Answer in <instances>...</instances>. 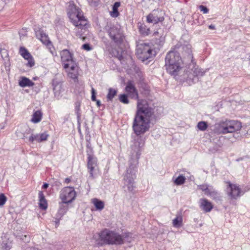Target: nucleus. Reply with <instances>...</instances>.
<instances>
[{"label": "nucleus", "mask_w": 250, "mask_h": 250, "mask_svg": "<svg viewBox=\"0 0 250 250\" xmlns=\"http://www.w3.org/2000/svg\"><path fill=\"white\" fill-rule=\"evenodd\" d=\"M154 117V109L145 100H138L137 109L132 125L134 133L137 136L145 133L149 129L150 121Z\"/></svg>", "instance_id": "1"}, {"label": "nucleus", "mask_w": 250, "mask_h": 250, "mask_svg": "<svg viewBox=\"0 0 250 250\" xmlns=\"http://www.w3.org/2000/svg\"><path fill=\"white\" fill-rule=\"evenodd\" d=\"M144 142L141 138L135 140L131 147L130 158L129 160V167L127 168L124 178V187H126L129 192L134 190V179L136 178L137 165L141 154L142 148L144 146Z\"/></svg>", "instance_id": "2"}, {"label": "nucleus", "mask_w": 250, "mask_h": 250, "mask_svg": "<svg viewBox=\"0 0 250 250\" xmlns=\"http://www.w3.org/2000/svg\"><path fill=\"white\" fill-rule=\"evenodd\" d=\"M131 233L128 232H123L119 234L116 231L109 229H104L99 233L93 235L91 238L92 245L102 246L104 245H120L124 243L125 241L130 242Z\"/></svg>", "instance_id": "3"}, {"label": "nucleus", "mask_w": 250, "mask_h": 250, "mask_svg": "<svg viewBox=\"0 0 250 250\" xmlns=\"http://www.w3.org/2000/svg\"><path fill=\"white\" fill-rule=\"evenodd\" d=\"M67 14L71 21L75 26L74 29L75 35L84 41L85 37L83 35L86 31L88 21L83 16L82 11L73 3L70 2L67 8Z\"/></svg>", "instance_id": "4"}, {"label": "nucleus", "mask_w": 250, "mask_h": 250, "mask_svg": "<svg viewBox=\"0 0 250 250\" xmlns=\"http://www.w3.org/2000/svg\"><path fill=\"white\" fill-rule=\"evenodd\" d=\"M241 127V123L239 121L226 120L215 124L213 130L218 134H226L238 131Z\"/></svg>", "instance_id": "5"}, {"label": "nucleus", "mask_w": 250, "mask_h": 250, "mask_svg": "<svg viewBox=\"0 0 250 250\" xmlns=\"http://www.w3.org/2000/svg\"><path fill=\"white\" fill-rule=\"evenodd\" d=\"M104 29L114 43L117 45L123 43L125 36L120 25L115 24L110 22H107Z\"/></svg>", "instance_id": "6"}, {"label": "nucleus", "mask_w": 250, "mask_h": 250, "mask_svg": "<svg viewBox=\"0 0 250 250\" xmlns=\"http://www.w3.org/2000/svg\"><path fill=\"white\" fill-rule=\"evenodd\" d=\"M175 48L182 52L184 62H186L187 63H192V64H194L195 63L192 53L191 46L190 44L188 43L183 45L177 44L175 46Z\"/></svg>", "instance_id": "7"}, {"label": "nucleus", "mask_w": 250, "mask_h": 250, "mask_svg": "<svg viewBox=\"0 0 250 250\" xmlns=\"http://www.w3.org/2000/svg\"><path fill=\"white\" fill-rule=\"evenodd\" d=\"M76 192L72 187L63 188L60 191V198L65 204L72 203L76 198Z\"/></svg>", "instance_id": "8"}, {"label": "nucleus", "mask_w": 250, "mask_h": 250, "mask_svg": "<svg viewBox=\"0 0 250 250\" xmlns=\"http://www.w3.org/2000/svg\"><path fill=\"white\" fill-rule=\"evenodd\" d=\"M152 52L149 45L146 44H141L137 48V54L138 58L143 62L150 58L152 56Z\"/></svg>", "instance_id": "9"}, {"label": "nucleus", "mask_w": 250, "mask_h": 250, "mask_svg": "<svg viewBox=\"0 0 250 250\" xmlns=\"http://www.w3.org/2000/svg\"><path fill=\"white\" fill-rule=\"evenodd\" d=\"M183 62L178 52L170 50L167 53L166 56L165 66H168V69H170L171 68H170V66L169 65L177 62L183 63Z\"/></svg>", "instance_id": "10"}, {"label": "nucleus", "mask_w": 250, "mask_h": 250, "mask_svg": "<svg viewBox=\"0 0 250 250\" xmlns=\"http://www.w3.org/2000/svg\"><path fill=\"white\" fill-rule=\"evenodd\" d=\"M60 55L64 69L68 68L69 65L76 62L73 58V54L67 49L62 50Z\"/></svg>", "instance_id": "11"}, {"label": "nucleus", "mask_w": 250, "mask_h": 250, "mask_svg": "<svg viewBox=\"0 0 250 250\" xmlns=\"http://www.w3.org/2000/svg\"><path fill=\"white\" fill-rule=\"evenodd\" d=\"M162 11L158 10H154L146 17V21L148 23L153 24L158 23L159 22H162L164 20V18L162 16Z\"/></svg>", "instance_id": "12"}, {"label": "nucleus", "mask_w": 250, "mask_h": 250, "mask_svg": "<svg viewBox=\"0 0 250 250\" xmlns=\"http://www.w3.org/2000/svg\"><path fill=\"white\" fill-rule=\"evenodd\" d=\"M127 95L131 99H138V93L133 82L129 81L127 82L125 88Z\"/></svg>", "instance_id": "13"}, {"label": "nucleus", "mask_w": 250, "mask_h": 250, "mask_svg": "<svg viewBox=\"0 0 250 250\" xmlns=\"http://www.w3.org/2000/svg\"><path fill=\"white\" fill-rule=\"evenodd\" d=\"M68 77L74 80L75 82H78L79 75V67L76 62L69 65L68 68H66Z\"/></svg>", "instance_id": "14"}, {"label": "nucleus", "mask_w": 250, "mask_h": 250, "mask_svg": "<svg viewBox=\"0 0 250 250\" xmlns=\"http://www.w3.org/2000/svg\"><path fill=\"white\" fill-rule=\"evenodd\" d=\"M229 185L227 188V191L229 195L232 198L236 199L240 196L241 190L240 188L228 182Z\"/></svg>", "instance_id": "15"}, {"label": "nucleus", "mask_w": 250, "mask_h": 250, "mask_svg": "<svg viewBox=\"0 0 250 250\" xmlns=\"http://www.w3.org/2000/svg\"><path fill=\"white\" fill-rule=\"evenodd\" d=\"M48 136V134L46 132L36 134L32 133L28 138V141L31 143H33L34 141L41 143L42 141H46Z\"/></svg>", "instance_id": "16"}, {"label": "nucleus", "mask_w": 250, "mask_h": 250, "mask_svg": "<svg viewBox=\"0 0 250 250\" xmlns=\"http://www.w3.org/2000/svg\"><path fill=\"white\" fill-rule=\"evenodd\" d=\"M182 63L177 62L175 64H172V65H169L170 69H168V66H165L167 71L169 74L172 76H176L178 75V73L181 69Z\"/></svg>", "instance_id": "17"}, {"label": "nucleus", "mask_w": 250, "mask_h": 250, "mask_svg": "<svg viewBox=\"0 0 250 250\" xmlns=\"http://www.w3.org/2000/svg\"><path fill=\"white\" fill-rule=\"evenodd\" d=\"M36 36L37 38L44 44L48 46L51 45V42L49 41L48 36L44 33L43 30L39 29L35 31Z\"/></svg>", "instance_id": "18"}, {"label": "nucleus", "mask_w": 250, "mask_h": 250, "mask_svg": "<svg viewBox=\"0 0 250 250\" xmlns=\"http://www.w3.org/2000/svg\"><path fill=\"white\" fill-rule=\"evenodd\" d=\"M200 208L206 212L210 211L212 208V205L207 199L203 198L199 200Z\"/></svg>", "instance_id": "19"}, {"label": "nucleus", "mask_w": 250, "mask_h": 250, "mask_svg": "<svg viewBox=\"0 0 250 250\" xmlns=\"http://www.w3.org/2000/svg\"><path fill=\"white\" fill-rule=\"evenodd\" d=\"M39 206L42 209L45 210L48 207V204L42 191H40L39 192Z\"/></svg>", "instance_id": "20"}, {"label": "nucleus", "mask_w": 250, "mask_h": 250, "mask_svg": "<svg viewBox=\"0 0 250 250\" xmlns=\"http://www.w3.org/2000/svg\"><path fill=\"white\" fill-rule=\"evenodd\" d=\"M1 248L4 250H10L12 248V241L6 235L2 236Z\"/></svg>", "instance_id": "21"}, {"label": "nucleus", "mask_w": 250, "mask_h": 250, "mask_svg": "<svg viewBox=\"0 0 250 250\" xmlns=\"http://www.w3.org/2000/svg\"><path fill=\"white\" fill-rule=\"evenodd\" d=\"M196 62L194 64H193V67L191 69V71L193 72V74L191 75H189L188 78L189 79H192L193 80V77H192V76H193L194 77H196L198 76H203L205 72L202 70L201 68H199L198 67H196L194 64H195Z\"/></svg>", "instance_id": "22"}, {"label": "nucleus", "mask_w": 250, "mask_h": 250, "mask_svg": "<svg viewBox=\"0 0 250 250\" xmlns=\"http://www.w3.org/2000/svg\"><path fill=\"white\" fill-rule=\"evenodd\" d=\"M42 117V113L41 110H38L35 111L31 119V122L34 124L38 123L41 121Z\"/></svg>", "instance_id": "23"}, {"label": "nucleus", "mask_w": 250, "mask_h": 250, "mask_svg": "<svg viewBox=\"0 0 250 250\" xmlns=\"http://www.w3.org/2000/svg\"><path fill=\"white\" fill-rule=\"evenodd\" d=\"M207 195L209 196L212 199L216 201H219L221 199L220 193L215 190L212 187H210V189L208 192Z\"/></svg>", "instance_id": "24"}, {"label": "nucleus", "mask_w": 250, "mask_h": 250, "mask_svg": "<svg viewBox=\"0 0 250 250\" xmlns=\"http://www.w3.org/2000/svg\"><path fill=\"white\" fill-rule=\"evenodd\" d=\"M19 84L21 87H30L34 85V83L28 78L23 77H21V80L19 81Z\"/></svg>", "instance_id": "25"}, {"label": "nucleus", "mask_w": 250, "mask_h": 250, "mask_svg": "<svg viewBox=\"0 0 250 250\" xmlns=\"http://www.w3.org/2000/svg\"><path fill=\"white\" fill-rule=\"evenodd\" d=\"M121 3L119 1H116L114 3L112 7V11L110 12V15L112 18H117L119 15L118 11V8L120 6Z\"/></svg>", "instance_id": "26"}, {"label": "nucleus", "mask_w": 250, "mask_h": 250, "mask_svg": "<svg viewBox=\"0 0 250 250\" xmlns=\"http://www.w3.org/2000/svg\"><path fill=\"white\" fill-rule=\"evenodd\" d=\"M92 203L94 205L96 210H101L104 207V202L97 198H94L92 199Z\"/></svg>", "instance_id": "27"}, {"label": "nucleus", "mask_w": 250, "mask_h": 250, "mask_svg": "<svg viewBox=\"0 0 250 250\" xmlns=\"http://www.w3.org/2000/svg\"><path fill=\"white\" fill-rule=\"evenodd\" d=\"M67 204L62 203H60V208L58 211V217H62L67 211L68 207Z\"/></svg>", "instance_id": "28"}, {"label": "nucleus", "mask_w": 250, "mask_h": 250, "mask_svg": "<svg viewBox=\"0 0 250 250\" xmlns=\"http://www.w3.org/2000/svg\"><path fill=\"white\" fill-rule=\"evenodd\" d=\"M87 167L89 166H97V159L93 155H87Z\"/></svg>", "instance_id": "29"}, {"label": "nucleus", "mask_w": 250, "mask_h": 250, "mask_svg": "<svg viewBox=\"0 0 250 250\" xmlns=\"http://www.w3.org/2000/svg\"><path fill=\"white\" fill-rule=\"evenodd\" d=\"M87 168L90 175V177L91 179L95 178L97 174V171H98V166H89L87 167Z\"/></svg>", "instance_id": "30"}, {"label": "nucleus", "mask_w": 250, "mask_h": 250, "mask_svg": "<svg viewBox=\"0 0 250 250\" xmlns=\"http://www.w3.org/2000/svg\"><path fill=\"white\" fill-rule=\"evenodd\" d=\"M21 55L25 59H28L31 55L28 51L24 47H21L19 50Z\"/></svg>", "instance_id": "31"}, {"label": "nucleus", "mask_w": 250, "mask_h": 250, "mask_svg": "<svg viewBox=\"0 0 250 250\" xmlns=\"http://www.w3.org/2000/svg\"><path fill=\"white\" fill-rule=\"evenodd\" d=\"M117 91L115 89L110 88L108 89V92L107 95V101H111L114 96L117 94Z\"/></svg>", "instance_id": "32"}, {"label": "nucleus", "mask_w": 250, "mask_h": 250, "mask_svg": "<svg viewBox=\"0 0 250 250\" xmlns=\"http://www.w3.org/2000/svg\"><path fill=\"white\" fill-rule=\"evenodd\" d=\"M139 31L144 36H147L150 33V29L145 25H141L139 27Z\"/></svg>", "instance_id": "33"}, {"label": "nucleus", "mask_w": 250, "mask_h": 250, "mask_svg": "<svg viewBox=\"0 0 250 250\" xmlns=\"http://www.w3.org/2000/svg\"><path fill=\"white\" fill-rule=\"evenodd\" d=\"M186 178L182 175H179L174 181V183L176 185H181L185 183Z\"/></svg>", "instance_id": "34"}, {"label": "nucleus", "mask_w": 250, "mask_h": 250, "mask_svg": "<svg viewBox=\"0 0 250 250\" xmlns=\"http://www.w3.org/2000/svg\"><path fill=\"white\" fill-rule=\"evenodd\" d=\"M211 187L207 184H203L198 186V188L204 191L205 194L207 195Z\"/></svg>", "instance_id": "35"}, {"label": "nucleus", "mask_w": 250, "mask_h": 250, "mask_svg": "<svg viewBox=\"0 0 250 250\" xmlns=\"http://www.w3.org/2000/svg\"><path fill=\"white\" fill-rule=\"evenodd\" d=\"M197 127L201 131H205L208 127V124L206 122L201 121L198 123Z\"/></svg>", "instance_id": "36"}, {"label": "nucleus", "mask_w": 250, "mask_h": 250, "mask_svg": "<svg viewBox=\"0 0 250 250\" xmlns=\"http://www.w3.org/2000/svg\"><path fill=\"white\" fill-rule=\"evenodd\" d=\"M127 94H121L119 96V100L121 102L125 104H128L129 103V100L128 99Z\"/></svg>", "instance_id": "37"}, {"label": "nucleus", "mask_w": 250, "mask_h": 250, "mask_svg": "<svg viewBox=\"0 0 250 250\" xmlns=\"http://www.w3.org/2000/svg\"><path fill=\"white\" fill-rule=\"evenodd\" d=\"M80 106H81V103L79 102H77L75 103V112L77 116V118L79 119L81 117V113H80Z\"/></svg>", "instance_id": "38"}, {"label": "nucleus", "mask_w": 250, "mask_h": 250, "mask_svg": "<svg viewBox=\"0 0 250 250\" xmlns=\"http://www.w3.org/2000/svg\"><path fill=\"white\" fill-rule=\"evenodd\" d=\"M7 199V197L3 193H0V207H2L4 206Z\"/></svg>", "instance_id": "39"}, {"label": "nucleus", "mask_w": 250, "mask_h": 250, "mask_svg": "<svg viewBox=\"0 0 250 250\" xmlns=\"http://www.w3.org/2000/svg\"><path fill=\"white\" fill-rule=\"evenodd\" d=\"M15 236L16 237L21 239L24 242L28 241L29 238V236L27 235H20L18 233H16Z\"/></svg>", "instance_id": "40"}, {"label": "nucleus", "mask_w": 250, "mask_h": 250, "mask_svg": "<svg viewBox=\"0 0 250 250\" xmlns=\"http://www.w3.org/2000/svg\"><path fill=\"white\" fill-rule=\"evenodd\" d=\"M173 226L177 228L182 226V220H173Z\"/></svg>", "instance_id": "41"}, {"label": "nucleus", "mask_w": 250, "mask_h": 250, "mask_svg": "<svg viewBox=\"0 0 250 250\" xmlns=\"http://www.w3.org/2000/svg\"><path fill=\"white\" fill-rule=\"evenodd\" d=\"M26 60L28 61V62L26 64L27 66L31 67L35 65V61L32 56H30V58Z\"/></svg>", "instance_id": "42"}, {"label": "nucleus", "mask_w": 250, "mask_h": 250, "mask_svg": "<svg viewBox=\"0 0 250 250\" xmlns=\"http://www.w3.org/2000/svg\"><path fill=\"white\" fill-rule=\"evenodd\" d=\"M30 129H28L27 132L24 133V134H22L21 133V132H16V134H17V135L19 137H21L23 139H25L26 138H27V135L28 134H30Z\"/></svg>", "instance_id": "43"}, {"label": "nucleus", "mask_w": 250, "mask_h": 250, "mask_svg": "<svg viewBox=\"0 0 250 250\" xmlns=\"http://www.w3.org/2000/svg\"><path fill=\"white\" fill-rule=\"evenodd\" d=\"M86 147H87L86 152H87V155H89V154H90L91 155H93V149H92V147L91 146V145H90V142H88L87 144Z\"/></svg>", "instance_id": "44"}, {"label": "nucleus", "mask_w": 250, "mask_h": 250, "mask_svg": "<svg viewBox=\"0 0 250 250\" xmlns=\"http://www.w3.org/2000/svg\"><path fill=\"white\" fill-rule=\"evenodd\" d=\"M91 6L95 7L98 4L99 0H87Z\"/></svg>", "instance_id": "45"}, {"label": "nucleus", "mask_w": 250, "mask_h": 250, "mask_svg": "<svg viewBox=\"0 0 250 250\" xmlns=\"http://www.w3.org/2000/svg\"><path fill=\"white\" fill-rule=\"evenodd\" d=\"M199 8L204 14H207V13H208V11H209L207 7H206L204 5H200L199 7Z\"/></svg>", "instance_id": "46"}, {"label": "nucleus", "mask_w": 250, "mask_h": 250, "mask_svg": "<svg viewBox=\"0 0 250 250\" xmlns=\"http://www.w3.org/2000/svg\"><path fill=\"white\" fill-rule=\"evenodd\" d=\"M91 93H92V96H91V100H92V101H96L97 100L96 98V91L94 89V88H93V87L91 89Z\"/></svg>", "instance_id": "47"}, {"label": "nucleus", "mask_w": 250, "mask_h": 250, "mask_svg": "<svg viewBox=\"0 0 250 250\" xmlns=\"http://www.w3.org/2000/svg\"><path fill=\"white\" fill-rule=\"evenodd\" d=\"M83 48L87 51H89L91 49L89 44L85 43L83 45Z\"/></svg>", "instance_id": "48"}, {"label": "nucleus", "mask_w": 250, "mask_h": 250, "mask_svg": "<svg viewBox=\"0 0 250 250\" xmlns=\"http://www.w3.org/2000/svg\"><path fill=\"white\" fill-rule=\"evenodd\" d=\"M59 220H56L55 221H53V223L54 224V225L55 226V228H57L58 226H59V223H60Z\"/></svg>", "instance_id": "49"}, {"label": "nucleus", "mask_w": 250, "mask_h": 250, "mask_svg": "<svg viewBox=\"0 0 250 250\" xmlns=\"http://www.w3.org/2000/svg\"><path fill=\"white\" fill-rule=\"evenodd\" d=\"M53 90L54 91H56L57 90V88H58V85H55V83L54 82H53Z\"/></svg>", "instance_id": "50"}, {"label": "nucleus", "mask_w": 250, "mask_h": 250, "mask_svg": "<svg viewBox=\"0 0 250 250\" xmlns=\"http://www.w3.org/2000/svg\"><path fill=\"white\" fill-rule=\"evenodd\" d=\"M48 186H49V185L48 184L44 183L43 185L42 188L45 189V188H47L48 187Z\"/></svg>", "instance_id": "51"}, {"label": "nucleus", "mask_w": 250, "mask_h": 250, "mask_svg": "<svg viewBox=\"0 0 250 250\" xmlns=\"http://www.w3.org/2000/svg\"><path fill=\"white\" fill-rule=\"evenodd\" d=\"M208 28L210 29H215V25H213V24H210L208 26Z\"/></svg>", "instance_id": "52"}, {"label": "nucleus", "mask_w": 250, "mask_h": 250, "mask_svg": "<svg viewBox=\"0 0 250 250\" xmlns=\"http://www.w3.org/2000/svg\"><path fill=\"white\" fill-rule=\"evenodd\" d=\"M96 104H97V105L98 106V107H100L101 105V103L100 102V101L99 100H96Z\"/></svg>", "instance_id": "53"}, {"label": "nucleus", "mask_w": 250, "mask_h": 250, "mask_svg": "<svg viewBox=\"0 0 250 250\" xmlns=\"http://www.w3.org/2000/svg\"><path fill=\"white\" fill-rule=\"evenodd\" d=\"M70 181H71V180L68 178H67L65 179V182L66 184H68L70 182Z\"/></svg>", "instance_id": "54"}, {"label": "nucleus", "mask_w": 250, "mask_h": 250, "mask_svg": "<svg viewBox=\"0 0 250 250\" xmlns=\"http://www.w3.org/2000/svg\"><path fill=\"white\" fill-rule=\"evenodd\" d=\"M22 31H23V30H22ZM21 32H22V31H21L20 32V33H19V34H20V37H21V34H22V33H21Z\"/></svg>", "instance_id": "55"}]
</instances>
